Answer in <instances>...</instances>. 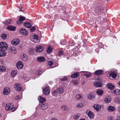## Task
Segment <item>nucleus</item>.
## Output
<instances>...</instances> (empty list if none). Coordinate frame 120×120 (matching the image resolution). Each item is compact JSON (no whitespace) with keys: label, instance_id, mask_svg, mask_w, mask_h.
Wrapping results in <instances>:
<instances>
[{"label":"nucleus","instance_id":"43","mask_svg":"<svg viewBox=\"0 0 120 120\" xmlns=\"http://www.w3.org/2000/svg\"><path fill=\"white\" fill-rule=\"evenodd\" d=\"M68 78L67 76H65L64 78H60V80L62 81H65L67 80Z\"/></svg>","mask_w":120,"mask_h":120},{"label":"nucleus","instance_id":"4","mask_svg":"<svg viewBox=\"0 0 120 120\" xmlns=\"http://www.w3.org/2000/svg\"><path fill=\"white\" fill-rule=\"evenodd\" d=\"M43 94L46 95H48L50 92V89L49 86H45L43 90Z\"/></svg>","mask_w":120,"mask_h":120},{"label":"nucleus","instance_id":"5","mask_svg":"<svg viewBox=\"0 0 120 120\" xmlns=\"http://www.w3.org/2000/svg\"><path fill=\"white\" fill-rule=\"evenodd\" d=\"M13 108V105L12 103L7 104L5 107V110L7 111H9L12 110Z\"/></svg>","mask_w":120,"mask_h":120},{"label":"nucleus","instance_id":"56","mask_svg":"<svg viewBox=\"0 0 120 120\" xmlns=\"http://www.w3.org/2000/svg\"><path fill=\"white\" fill-rule=\"evenodd\" d=\"M116 120H120V116L117 117L116 118Z\"/></svg>","mask_w":120,"mask_h":120},{"label":"nucleus","instance_id":"53","mask_svg":"<svg viewBox=\"0 0 120 120\" xmlns=\"http://www.w3.org/2000/svg\"><path fill=\"white\" fill-rule=\"evenodd\" d=\"M113 119L114 118L112 116L109 117L107 119V120H113Z\"/></svg>","mask_w":120,"mask_h":120},{"label":"nucleus","instance_id":"12","mask_svg":"<svg viewBox=\"0 0 120 120\" xmlns=\"http://www.w3.org/2000/svg\"><path fill=\"white\" fill-rule=\"evenodd\" d=\"M37 60L39 62H42L45 61L46 59L44 57L40 56L37 58Z\"/></svg>","mask_w":120,"mask_h":120},{"label":"nucleus","instance_id":"19","mask_svg":"<svg viewBox=\"0 0 120 120\" xmlns=\"http://www.w3.org/2000/svg\"><path fill=\"white\" fill-rule=\"evenodd\" d=\"M94 85L96 87H100L102 86V84L99 82H95L94 83Z\"/></svg>","mask_w":120,"mask_h":120},{"label":"nucleus","instance_id":"39","mask_svg":"<svg viewBox=\"0 0 120 120\" xmlns=\"http://www.w3.org/2000/svg\"><path fill=\"white\" fill-rule=\"evenodd\" d=\"M58 93V92H57V90H54L52 92V94L53 96H56Z\"/></svg>","mask_w":120,"mask_h":120},{"label":"nucleus","instance_id":"14","mask_svg":"<svg viewBox=\"0 0 120 120\" xmlns=\"http://www.w3.org/2000/svg\"><path fill=\"white\" fill-rule=\"evenodd\" d=\"M36 51L38 52H40L43 51V47L41 46H38L36 47Z\"/></svg>","mask_w":120,"mask_h":120},{"label":"nucleus","instance_id":"23","mask_svg":"<svg viewBox=\"0 0 120 120\" xmlns=\"http://www.w3.org/2000/svg\"><path fill=\"white\" fill-rule=\"evenodd\" d=\"M38 99L39 100V101L41 103L45 101L46 100V99L45 98L41 96H39Z\"/></svg>","mask_w":120,"mask_h":120},{"label":"nucleus","instance_id":"17","mask_svg":"<svg viewBox=\"0 0 120 120\" xmlns=\"http://www.w3.org/2000/svg\"><path fill=\"white\" fill-rule=\"evenodd\" d=\"M111 92L117 95H120V90L118 89H116L115 90H112Z\"/></svg>","mask_w":120,"mask_h":120},{"label":"nucleus","instance_id":"32","mask_svg":"<svg viewBox=\"0 0 120 120\" xmlns=\"http://www.w3.org/2000/svg\"><path fill=\"white\" fill-rule=\"evenodd\" d=\"M110 101V98L108 97H106L104 98V101L107 103H109Z\"/></svg>","mask_w":120,"mask_h":120},{"label":"nucleus","instance_id":"1","mask_svg":"<svg viewBox=\"0 0 120 120\" xmlns=\"http://www.w3.org/2000/svg\"><path fill=\"white\" fill-rule=\"evenodd\" d=\"M31 40L35 42H37L38 41V37L37 35L34 34L30 35V36Z\"/></svg>","mask_w":120,"mask_h":120},{"label":"nucleus","instance_id":"15","mask_svg":"<svg viewBox=\"0 0 120 120\" xmlns=\"http://www.w3.org/2000/svg\"><path fill=\"white\" fill-rule=\"evenodd\" d=\"M10 91V88L8 87H6L4 89L3 94H4L7 95L8 94Z\"/></svg>","mask_w":120,"mask_h":120},{"label":"nucleus","instance_id":"16","mask_svg":"<svg viewBox=\"0 0 120 120\" xmlns=\"http://www.w3.org/2000/svg\"><path fill=\"white\" fill-rule=\"evenodd\" d=\"M48 106V105L47 103L41 104L40 106V108L42 110L45 109Z\"/></svg>","mask_w":120,"mask_h":120},{"label":"nucleus","instance_id":"42","mask_svg":"<svg viewBox=\"0 0 120 120\" xmlns=\"http://www.w3.org/2000/svg\"><path fill=\"white\" fill-rule=\"evenodd\" d=\"M101 11V9H99V8H96L95 11L96 12H98L100 13V12Z\"/></svg>","mask_w":120,"mask_h":120},{"label":"nucleus","instance_id":"64","mask_svg":"<svg viewBox=\"0 0 120 120\" xmlns=\"http://www.w3.org/2000/svg\"><path fill=\"white\" fill-rule=\"evenodd\" d=\"M43 6H45V5H43Z\"/></svg>","mask_w":120,"mask_h":120},{"label":"nucleus","instance_id":"7","mask_svg":"<svg viewBox=\"0 0 120 120\" xmlns=\"http://www.w3.org/2000/svg\"><path fill=\"white\" fill-rule=\"evenodd\" d=\"M23 63L21 61L18 62L16 64L17 68L18 69H20L23 68Z\"/></svg>","mask_w":120,"mask_h":120},{"label":"nucleus","instance_id":"51","mask_svg":"<svg viewBox=\"0 0 120 120\" xmlns=\"http://www.w3.org/2000/svg\"><path fill=\"white\" fill-rule=\"evenodd\" d=\"M35 28L34 27H33L32 28L30 29V31L32 32L34 31L35 30Z\"/></svg>","mask_w":120,"mask_h":120},{"label":"nucleus","instance_id":"31","mask_svg":"<svg viewBox=\"0 0 120 120\" xmlns=\"http://www.w3.org/2000/svg\"><path fill=\"white\" fill-rule=\"evenodd\" d=\"M10 51L12 52H14V53H16V48L12 46L10 47Z\"/></svg>","mask_w":120,"mask_h":120},{"label":"nucleus","instance_id":"18","mask_svg":"<svg viewBox=\"0 0 120 120\" xmlns=\"http://www.w3.org/2000/svg\"><path fill=\"white\" fill-rule=\"evenodd\" d=\"M56 90L59 94H62L64 92V88L62 87H59Z\"/></svg>","mask_w":120,"mask_h":120},{"label":"nucleus","instance_id":"38","mask_svg":"<svg viewBox=\"0 0 120 120\" xmlns=\"http://www.w3.org/2000/svg\"><path fill=\"white\" fill-rule=\"evenodd\" d=\"M61 108L63 110H66L68 109V108L67 106L65 105H62L61 107Z\"/></svg>","mask_w":120,"mask_h":120},{"label":"nucleus","instance_id":"35","mask_svg":"<svg viewBox=\"0 0 120 120\" xmlns=\"http://www.w3.org/2000/svg\"><path fill=\"white\" fill-rule=\"evenodd\" d=\"M34 51V49L33 48H30L28 50V52L30 54H33Z\"/></svg>","mask_w":120,"mask_h":120},{"label":"nucleus","instance_id":"6","mask_svg":"<svg viewBox=\"0 0 120 120\" xmlns=\"http://www.w3.org/2000/svg\"><path fill=\"white\" fill-rule=\"evenodd\" d=\"M15 90L19 92L20 91L22 90V88L20 86V84L19 83H16L14 85Z\"/></svg>","mask_w":120,"mask_h":120},{"label":"nucleus","instance_id":"61","mask_svg":"<svg viewBox=\"0 0 120 120\" xmlns=\"http://www.w3.org/2000/svg\"><path fill=\"white\" fill-rule=\"evenodd\" d=\"M16 109V108L14 110H12V112H13L14 111H15Z\"/></svg>","mask_w":120,"mask_h":120},{"label":"nucleus","instance_id":"30","mask_svg":"<svg viewBox=\"0 0 120 120\" xmlns=\"http://www.w3.org/2000/svg\"><path fill=\"white\" fill-rule=\"evenodd\" d=\"M114 102L116 103L119 104L120 103V98L119 97H117L114 99Z\"/></svg>","mask_w":120,"mask_h":120},{"label":"nucleus","instance_id":"28","mask_svg":"<svg viewBox=\"0 0 120 120\" xmlns=\"http://www.w3.org/2000/svg\"><path fill=\"white\" fill-rule=\"evenodd\" d=\"M5 50H0V56L3 57L4 56H5L6 55V52L5 51Z\"/></svg>","mask_w":120,"mask_h":120},{"label":"nucleus","instance_id":"26","mask_svg":"<svg viewBox=\"0 0 120 120\" xmlns=\"http://www.w3.org/2000/svg\"><path fill=\"white\" fill-rule=\"evenodd\" d=\"M103 72L102 70H98L94 72V74L95 75H99L102 74Z\"/></svg>","mask_w":120,"mask_h":120},{"label":"nucleus","instance_id":"58","mask_svg":"<svg viewBox=\"0 0 120 120\" xmlns=\"http://www.w3.org/2000/svg\"><path fill=\"white\" fill-rule=\"evenodd\" d=\"M79 120H86L84 119L81 118V119H79Z\"/></svg>","mask_w":120,"mask_h":120},{"label":"nucleus","instance_id":"2","mask_svg":"<svg viewBox=\"0 0 120 120\" xmlns=\"http://www.w3.org/2000/svg\"><path fill=\"white\" fill-rule=\"evenodd\" d=\"M8 48V45L6 43L3 42L0 43V50H6Z\"/></svg>","mask_w":120,"mask_h":120},{"label":"nucleus","instance_id":"47","mask_svg":"<svg viewBox=\"0 0 120 120\" xmlns=\"http://www.w3.org/2000/svg\"><path fill=\"white\" fill-rule=\"evenodd\" d=\"M41 71L39 70H37L36 72V74L37 75H40L41 74Z\"/></svg>","mask_w":120,"mask_h":120},{"label":"nucleus","instance_id":"62","mask_svg":"<svg viewBox=\"0 0 120 120\" xmlns=\"http://www.w3.org/2000/svg\"><path fill=\"white\" fill-rule=\"evenodd\" d=\"M119 85L120 86V81L119 82H118Z\"/></svg>","mask_w":120,"mask_h":120},{"label":"nucleus","instance_id":"44","mask_svg":"<svg viewBox=\"0 0 120 120\" xmlns=\"http://www.w3.org/2000/svg\"><path fill=\"white\" fill-rule=\"evenodd\" d=\"M83 106V105L81 103H79L77 106V107L78 108H82Z\"/></svg>","mask_w":120,"mask_h":120},{"label":"nucleus","instance_id":"60","mask_svg":"<svg viewBox=\"0 0 120 120\" xmlns=\"http://www.w3.org/2000/svg\"><path fill=\"white\" fill-rule=\"evenodd\" d=\"M19 11H22V10L21 9H20V10H19Z\"/></svg>","mask_w":120,"mask_h":120},{"label":"nucleus","instance_id":"48","mask_svg":"<svg viewBox=\"0 0 120 120\" xmlns=\"http://www.w3.org/2000/svg\"><path fill=\"white\" fill-rule=\"evenodd\" d=\"M79 116L75 115L74 116V118L75 120H77L79 118Z\"/></svg>","mask_w":120,"mask_h":120},{"label":"nucleus","instance_id":"57","mask_svg":"<svg viewBox=\"0 0 120 120\" xmlns=\"http://www.w3.org/2000/svg\"><path fill=\"white\" fill-rule=\"evenodd\" d=\"M62 42H63V41H61L60 42H61V44L62 45H64V44H63Z\"/></svg>","mask_w":120,"mask_h":120},{"label":"nucleus","instance_id":"34","mask_svg":"<svg viewBox=\"0 0 120 120\" xmlns=\"http://www.w3.org/2000/svg\"><path fill=\"white\" fill-rule=\"evenodd\" d=\"M17 73V71L13 70L11 73V75L12 77L15 76Z\"/></svg>","mask_w":120,"mask_h":120},{"label":"nucleus","instance_id":"10","mask_svg":"<svg viewBox=\"0 0 120 120\" xmlns=\"http://www.w3.org/2000/svg\"><path fill=\"white\" fill-rule=\"evenodd\" d=\"M25 19V17L22 16H20L19 20H17V23L19 24H22V22Z\"/></svg>","mask_w":120,"mask_h":120},{"label":"nucleus","instance_id":"40","mask_svg":"<svg viewBox=\"0 0 120 120\" xmlns=\"http://www.w3.org/2000/svg\"><path fill=\"white\" fill-rule=\"evenodd\" d=\"M3 23L6 25H8L9 24H11L12 23V22L10 20H8L5 22H3Z\"/></svg>","mask_w":120,"mask_h":120},{"label":"nucleus","instance_id":"13","mask_svg":"<svg viewBox=\"0 0 120 120\" xmlns=\"http://www.w3.org/2000/svg\"><path fill=\"white\" fill-rule=\"evenodd\" d=\"M93 107L97 111H98L100 110L101 109V106L98 104L94 105L93 106Z\"/></svg>","mask_w":120,"mask_h":120},{"label":"nucleus","instance_id":"36","mask_svg":"<svg viewBox=\"0 0 120 120\" xmlns=\"http://www.w3.org/2000/svg\"><path fill=\"white\" fill-rule=\"evenodd\" d=\"M52 50V48L50 46H48L47 48V51L48 53H50Z\"/></svg>","mask_w":120,"mask_h":120},{"label":"nucleus","instance_id":"27","mask_svg":"<svg viewBox=\"0 0 120 120\" xmlns=\"http://www.w3.org/2000/svg\"><path fill=\"white\" fill-rule=\"evenodd\" d=\"M24 25L26 27L28 28H30L31 26V24L30 23L28 22H25L24 23Z\"/></svg>","mask_w":120,"mask_h":120},{"label":"nucleus","instance_id":"50","mask_svg":"<svg viewBox=\"0 0 120 120\" xmlns=\"http://www.w3.org/2000/svg\"><path fill=\"white\" fill-rule=\"evenodd\" d=\"M91 75V74L90 73H89L88 74L86 73L84 74V75L86 77L88 78L90 77Z\"/></svg>","mask_w":120,"mask_h":120},{"label":"nucleus","instance_id":"41","mask_svg":"<svg viewBox=\"0 0 120 120\" xmlns=\"http://www.w3.org/2000/svg\"><path fill=\"white\" fill-rule=\"evenodd\" d=\"M6 35L5 34H2L1 35V37L3 39H5L6 38Z\"/></svg>","mask_w":120,"mask_h":120},{"label":"nucleus","instance_id":"8","mask_svg":"<svg viewBox=\"0 0 120 120\" xmlns=\"http://www.w3.org/2000/svg\"><path fill=\"white\" fill-rule=\"evenodd\" d=\"M19 31L21 34L24 36H26L27 34V32L25 29L23 28H22L19 30Z\"/></svg>","mask_w":120,"mask_h":120},{"label":"nucleus","instance_id":"21","mask_svg":"<svg viewBox=\"0 0 120 120\" xmlns=\"http://www.w3.org/2000/svg\"><path fill=\"white\" fill-rule=\"evenodd\" d=\"M107 86L108 88L111 90H113V89L115 88V86L114 85L110 83L107 84Z\"/></svg>","mask_w":120,"mask_h":120},{"label":"nucleus","instance_id":"49","mask_svg":"<svg viewBox=\"0 0 120 120\" xmlns=\"http://www.w3.org/2000/svg\"><path fill=\"white\" fill-rule=\"evenodd\" d=\"M48 64L50 66H51L52 65H53L52 62L51 61L48 62Z\"/></svg>","mask_w":120,"mask_h":120},{"label":"nucleus","instance_id":"33","mask_svg":"<svg viewBox=\"0 0 120 120\" xmlns=\"http://www.w3.org/2000/svg\"><path fill=\"white\" fill-rule=\"evenodd\" d=\"M87 97L90 100H92L93 99L95 98V96L93 94H89L87 96Z\"/></svg>","mask_w":120,"mask_h":120},{"label":"nucleus","instance_id":"29","mask_svg":"<svg viewBox=\"0 0 120 120\" xmlns=\"http://www.w3.org/2000/svg\"><path fill=\"white\" fill-rule=\"evenodd\" d=\"M96 93L99 95H101L103 93V91L101 89H99L97 90Z\"/></svg>","mask_w":120,"mask_h":120},{"label":"nucleus","instance_id":"55","mask_svg":"<svg viewBox=\"0 0 120 120\" xmlns=\"http://www.w3.org/2000/svg\"><path fill=\"white\" fill-rule=\"evenodd\" d=\"M19 96H17L15 97V99L16 100H18L19 99Z\"/></svg>","mask_w":120,"mask_h":120},{"label":"nucleus","instance_id":"54","mask_svg":"<svg viewBox=\"0 0 120 120\" xmlns=\"http://www.w3.org/2000/svg\"><path fill=\"white\" fill-rule=\"evenodd\" d=\"M117 111L119 112H120V106H119L118 107L117 109Z\"/></svg>","mask_w":120,"mask_h":120},{"label":"nucleus","instance_id":"11","mask_svg":"<svg viewBox=\"0 0 120 120\" xmlns=\"http://www.w3.org/2000/svg\"><path fill=\"white\" fill-rule=\"evenodd\" d=\"M21 59L24 61H26L28 60L26 55L23 53H22L21 55Z\"/></svg>","mask_w":120,"mask_h":120},{"label":"nucleus","instance_id":"45","mask_svg":"<svg viewBox=\"0 0 120 120\" xmlns=\"http://www.w3.org/2000/svg\"><path fill=\"white\" fill-rule=\"evenodd\" d=\"M76 99H79L81 98V96L79 94H77L76 96Z\"/></svg>","mask_w":120,"mask_h":120},{"label":"nucleus","instance_id":"59","mask_svg":"<svg viewBox=\"0 0 120 120\" xmlns=\"http://www.w3.org/2000/svg\"><path fill=\"white\" fill-rule=\"evenodd\" d=\"M51 120H57V119H55L54 118H52Z\"/></svg>","mask_w":120,"mask_h":120},{"label":"nucleus","instance_id":"24","mask_svg":"<svg viewBox=\"0 0 120 120\" xmlns=\"http://www.w3.org/2000/svg\"><path fill=\"white\" fill-rule=\"evenodd\" d=\"M7 28L9 30L11 31H14L15 29V27L12 26H8L7 27Z\"/></svg>","mask_w":120,"mask_h":120},{"label":"nucleus","instance_id":"25","mask_svg":"<svg viewBox=\"0 0 120 120\" xmlns=\"http://www.w3.org/2000/svg\"><path fill=\"white\" fill-rule=\"evenodd\" d=\"M117 74L116 73H114V72H112L110 74H107V75L108 76L109 75V76H111L113 78L115 79L116 78V76Z\"/></svg>","mask_w":120,"mask_h":120},{"label":"nucleus","instance_id":"52","mask_svg":"<svg viewBox=\"0 0 120 120\" xmlns=\"http://www.w3.org/2000/svg\"><path fill=\"white\" fill-rule=\"evenodd\" d=\"M58 54L60 56H61L63 55V51H60L58 52Z\"/></svg>","mask_w":120,"mask_h":120},{"label":"nucleus","instance_id":"37","mask_svg":"<svg viewBox=\"0 0 120 120\" xmlns=\"http://www.w3.org/2000/svg\"><path fill=\"white\" fill-rule=\"evenodd\" d=\"M6 68L4 66H1L0 67V71L2 72H4L6 70Z\"/></svg>","mask_w":120,"mask_h":120},{"label":"nucleus","instance_id":"20","mask_svg":"<svg viewBox=\"0 0 120 120\" xmlns=\"http://www.w3.org/2000/svg\"><path fill=\"white\" fill-rule=\"evenodd\" d=\"M108 109L109 112H113L115 110L116 108L113 106H109L108 107Z\"/></svg>","mask_w":120,"mask_h":120},{"label":"nucleus","instance_id":"46","mask_svg":"<svg viewBox=\"0 0 120 120\" xmlns=\"http://www.w3.org/2000/svg\"><path fill=\"white\" fill-rule=\"evenodd\" d=\"M72 82L75 85H77L78 84V82L77 80H72Z\"/></svg>","mask_w":120,"mask_h":120},{"label":"nucleus","instance_id":"3","mask_svg":"<svg viewBox=\"0 0 120 120\" xmlns=\"http://www.w3.org/2000/svg\"><path fill=\"white\" fill-rule=\"evenodd\" d=\"M86 113L90 119H93L94 118V114L93 112L90 110H87L86 112Z\"/></svg>","mask_w":120,"mask_h":120},{"label":"nucleus","instance_id":"22","mask_svg":"<svg viewBox=\"0 0 120 120\" xmlns=\"http://www.w3.org/2000/svg\"><path fill=\"white\" fill-rule=\"evenodd\" d=\"M79 75L78 72H76L72 74L71 76V78H78Z\"/></svg>","mask_w":120,"mask_h":120},{"label":"nucleus","instance_id":"9","mask_svg":"<svg viewBox=\"0 0 120 120\" xmlns=\"http://www.w3.org/2000/svg\"><path fill=\"white\" fill-rule=\"evenodd\" d=\"M19 43V39L17 38H15L13 40L11 41V43L12 44L16 45L18 44Z\"/></svg>","mask_w":120,"mask_h":120},{"label":"nucleus","instance_id":"63","mask_svg":"<svg viewBox=\"0 0 120 120\" xmlns=\"http://www.w3.org/2000/svg\"><path fill=\"white\" fill-rule=\"evenodd\" d=\"M98 50V49H95V50L96 51L97 50Z\"/></svg>","mask_w":120,"mask_h":120}]
</instances>
